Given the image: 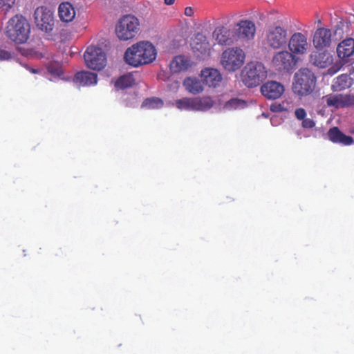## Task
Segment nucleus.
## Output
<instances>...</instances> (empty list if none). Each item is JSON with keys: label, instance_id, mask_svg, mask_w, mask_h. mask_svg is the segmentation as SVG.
<instances>
[{"label": "nucleus", "instance_id": "obj_1", "mask_svg": "<svg viewBox=\"0 0 354 354\" xmlns=\"http://www.w3.org/2000/svg\"><path fill=\"white\" fill-rule=\"evenodd\" d=\"M157 55L155 46L149 41H142L129 47L124 55L129 65L138 67L153 62Z\"/></svg>", "mask_w": 354, "mask_h": 354}, {"label": "nucleus", "instance_id": "obj_2", "mask_svg": "<svg viewBox=\"0 0 354 354\" xmlns=\"http://www.w3.org/2000/svg\"><path fill=\"white\" fill-rule=\"evenodd\" d=\"M317 77L308 68H301L294 75L292 90L299 98L308 96L314 91Z\"/></svg>", "mask_w": 354, "mask_h": 354}, {"label": "nucleus", "instance_id": "obj_3", "mask_svg": "<svg viewBox=\"0 0 354 354\" xmlns=\"http://www.w3.org/2000/svg\"><path fill=\"white\" fill-rule=\"evenodd\" d=\"M267 77V71L264 64L260 62H248L241 73V81L248 88L256 87Z\"/></svg>", "mask_w": 354, "mask_h": 354}, {"label": "nucleus", "instance_id": "obj_4", "mask_svg": "<svg viewBox=\"0 0 354 354\" xmlns=\"http://www.w3.org/2000/svg\"><path fill=\"white\" fill-rule=\"evenodd\" d=\"M79 24H37L39 30L44 32L48 39L65 41L73 36L75 26Z\"/></svg>", "mask_w": 354, "mask_h": 354}, {"label": "nucleus", "instance_id": "obj_5", "mask_svg": "<svg viewBox=\"0 0 354 354\" xmlns=\"http://www.w3.org/2000/svg\"><path fill=\"white\" fill-rule=\"evenodd\" d=\"M245 57V53L241 48H228L221 55V64L225 71L234 72L243 66Z\"/></svg>", "mask_w": 354, "mask_h": 354}, {"label": "nucleus", "instance_id": "obj_6", "mask_svg": "<svg viewBox=\"0 0 354 354\" xmlns=\"http://www.w3.org/2000/svg\"><path fill=\"white\" fill-rule=\"evenodd\" d=\"M84 59L88 68L101 71L106 65V55L102 48L95 46H88L84 54Z\"/></svg>", "mask_w": 354, "mask_h": 354}, {"label": "nucleus", "instance_id": "obj_7", "mask_svg": "<svg viewBox=\"0 0 354 354\" xmlns=\"http://www.w3.org/2000/svg\"><path fill=\"white\" fill-rule=\"evenodd\" d=\"M30 30V24H8L6 34L11 41L21 44L27 41Z\"/></svg>", "mask_w": 354, "mask_h": 354}, {"label": "nucleus", "instance_id": "obj_8", "mask_svg": "<svg viewBox=\"0 0 354 354\" xmlns=\"http://www.w3.org/2000/svg\"><path fill=\"white\" fill-rule=\"evenodd\" d=\"M295 56L288 51L276 53L272 58V64L276 70L280 72H289L296 65Z\"/></svg>", "mask_w": 354, "mask_h": 354}, {"label": "nucleus", "instance_id": "obj_9", "mask_svg": "<svg viewBox=\"0 0 354 354\" xmlns=\"http://www.w3.org/2000/svg\"><path fill=\"white\" fill-rule=\"evenodd\" d=\"M287 40V31L281 26H273L268 29L266 41L270 47L279 48L286 44Z\"/></svg>", "mask_w": 354, "mask_h": 354}, {"label": "nucleus", "instance_id": "obj_10", "mask_svg": "<svg viewBox=\"0 0 354 354\" xmlns=\"http://www.w3.org/2000/svg\"><path fill=\"white\" fill-rule=\"evenodd\" d=\"M191 45L195 56L198 59H205L210 56V44L203 35L196 34Z\"/></svg>", "mask_w": 354, "mask_h": 354}, {"label": "nucleus", "instance_id": "obj_11", "mask_svg": "<svg viewBox=\"0 0 354 354\" xmlns=\"http://www.w3.org/2000/svg\"><path fill=\"white\" fill-rule=\"evenodd\" d=\"M335 32L330 29L319 28L315 32L313 36V45L317 49H323L329 47L333 39Z\"/></svg>", "mask_w": 354, "mask_h": 354}, {"label": "nucleus", "instance_id": "obj_12", "mask_svg": "<svg viewBox=\"0 0 354 354\" xmlns=\"http://www.w3.org/2000/svg\"><path fill=\"white\" fill-rule=\"evenodd\" d=\"M140 24H117L115 32L120 40L127 41L135 38L140 32Z\"/></svg>", "mask_w": 354, "mask_h": 354}, {"label": "nucleus", "instance_id": "obj_13", "mask_svg": "<svg viewBox=\"0 0 354 354\" xmlns=\"http://www.w3.org/2000/svg\"><path fill=\"white\" fill-rule=\"evenodd\" d=\"M284 91V86L276 81H268L261 86L262 95L268 100L279 98Z\"/></svg>", "mask_w": 354, "mask_h": 354}, {"label": "nucleus", "instance_id": "obj_14", "mask_svg": "<svg viewBox=\"0 0 354 354\" xmlns=\"http://www.w3.org/2000/svg\"><path fill=\"white\" fill-rule=\"evenodd\" d=\"M326 104L328 106L343 108L354 105V96L351 95L336 94L325 96Z\"/></svg>", "mask_w": 354, "mask_h": 354}, {"label": "nucleus", "instance_id": "obj_15", "mask_svg": "<svg viewBox=\"0 0 354 354\" xmlns=\"http://www.w3.org/2000/svg\"><path fill=\"white\" fill-rule=\"evenodd\" d=\"M203 83L209 87L216 88L221 84L223 77L220 71L213 68H205L201 71Z\"/></svg>", "mask_w": 354, "mask_h": 354}, {"label": "nucleus", "instance_id": "obj_16", "mask_svg": "<svg viewBox=\"0 0 354 354\" xmlns=\"http://www.w3.org/2000/svg\"><path fill=\"white\" fill-rule=\"evenodd\" d=\"M97 80V75L95 73L82 71L75 73L73 78L74 83L82 86H88L95 84Z\"/></svg>", "mask_w": 354, "mask_h": 354}, {"label": "nucleus", "instance_id": "obj_17", "mask_svg": "<svg viewBox=\"0 0 354 354\" xmlns=\"http://www.w3.org/2000/svg\"><path fill=\"white\" fill-rule=\"evenodd\" d=\"M213 37L221 45H230L234 41V34L224 26H218L213 32Z\"/></svg>", "mask_w": 354, "mask_h": 354}, {"label": "nucleus", "instance_id": "obj_18", "mask_svg": "<svg viewBox=\"0 0 354 354\" xmlns=\"http://www.w3.org/2000/svg\"><path fill=\"white\" fill-rule=\"evenodd\" d=\"M327 136L328 139L333 143L350 145L353 142V139L351 136L345 135L336 127L330 128L327 133Z\"/></svg>", "mask_w": 354, "mask_h": 354}, {"label": "nucleus", "instance_id": "obj_19", "mask_svg": "<svg viewBox=\"0 0 354 354\" xmlns=\"http://www.w3.org/2000/svg\"><path fill=\"white\" fill-rule=\"evenodd\" d=\"M333 60V57L328 52H314L310 55V62L321 68L328 66Z\"/></svg>", "mask_w": 354, "mask_h": 354}, {"label": "nucleus", "instance_id": "obj_20", "mask_svg": "<svg viewBox=\"0 0 354 354\" xmlns=\"http://www.w3.org/2000/svg\"><path fill=\"white\" fill-rule=\"evenodd\" d=\"M204 84L203 80L196 77H187L183 82L185 90L193 95L201 93L204 91Z\"/></svg>", "mask_w": 354, "mask_h": 354}, {"label": "nucleus", "instance_id": "obj_21", "mask_svg": "<svg viewBox=\"0 0 354 354\" xmlns=\"http://www.w3.org/2000/svg\"><path fill=\"white\" fill-rule=\"evenodd\" d=\"M351 75H354V68L352 67L349 69V74H342L339 75L333 84H332V89L334 91H340L349 88L353 84V78L351 77Z\"/></svg>", "mask_w": 354, "mask_h": 354}, {"label": "nucleus", "instance_id": "obj_22", "mask_svg": "<svg viewBox=\"0 0 354 354\" xmlns=\"http://www.w3.org/2000/svg\"><path fill=\"white\" fill-rule=\"evenodd\" d=\"M34 19L35 22H53L55 11L47 6H39L35 10Z\"/></svg>", "mask_w": 354, "mask_h": 354}, {"label": "nucleus", "instance_id": "obj_23", "mask_svg": "<svg viewBox=\"0 0 354 354\" xmlns=\"http://www.w3.org/2000/svg\"><path fill=\"white\" fill-rule=\"evenodd\" d=\"M306 37L301 33L294 34L289 41V48L295 53H303L307 47Z\"/></svg>", "mask_w": 354, "mask_h": 354}, {"label": "nucleus", "instance_id": "obj_24", "mask_svg": "<svg viewBox=\"0 0 354 354\" xmlns=\"http://www.w3.org/2000/svg\"><path fill=\"white\" fill-rule=\"evenodd\" d=\"M337 53L339 58L345 59L354 54V39L347 38L337 46Z\"/></svg>", "mask_w": 354, "mask_h": 354}, {"label": "nucleus", "instance_id": "obj_25", "mask_svg": "<svg viewBox=\"0 0 354 354\" xmlns=\"http://www.w3.org/2000/svg\"><path fill=\"white\" fill-rule=\"evenodd\" d=\"M236 35L239 39L250 40L254 38L256 27L255 24H236Z\"/></svg>", "mask_w": 354, "mask_h": 354}, {"label": "nucleus", "instance_id": "obj_26", "mask_svg": "<svg viewBox=\"0 0 354 354\" xmlns=\"http://www.w3.org/2000/svg\"><path fill=\"white\" fill-rule=\"evenodd\" d=\"M255 19H251L252 21L257 19L260 21H267L270 22H283L286 21L284 15L280 12L278 10L271 9L266 13L257 12Z\"/></svg>", "mask_w": 354, "mask_h": 354}, {"label": "nucleus", "instance_id": "obj_27", "mask_svg": "<svg viewBox=\"0 0 354 354\" xmlns=\"http://www.w3.org/2000/svg\"><path fill=\"white\" fill-rule=\"evenodd\" d=\"M59 17L62 22H71L75 16L73 6L69 2H63L58 8Z\"/></svg>", "mask_w": 354, "mask_h": 354}, {"label": "nucleus", "instance_id": "obj_28", "mask_svg": "<svg viewBox=\"0 0 354 354\" xmlns=\"http://www.w3.org/2000/svg\"><path fill=\"white\" fill-rule=\"evenodd\" d=\"M189 66V62L183 56L175 57L169 64L170 69L173 73L185 71Z\"/></svg>", "mask_w": 354, "mask_h": 354}, {"label": "nucleus", "instance_id": "obj_29", "mask_svg": "<svg viewBox=\"0 0 354 354\" xmlns=\"http://www.w3.org/2000/svg\"><path fill=\"white\" fill-rule=\"evenodd\" d=\"M214 104V101L211 97H194V111H205L210 109Z\"/></svg>", "mask_w": 354, "mask_h": 354}, {"label": "nucleus", "instance_id": "obj_30", "mask_svg": "<svg viewBox=\"0 0 354 354\" xmlns=\"http://www.w3.org/2000/svg\"><path fill=\"white\" fill-rule=\"evenodd\" d=\"M135 84V79L131 74H126L120 77L115 82V87L124 89L132 86Z\"/></svg>", "mask_w": 354, "mask_h": 354}, {"label": "nucleus", "instance_id": "obj_31", "mask_svg": "<svg viewBox=\"0 0 354 354\" xmlns=\"http://www.w3.org/2000/svg\"><path fill=\"white\" fill-rule=\"evenodd\" d=\"M176 106L180 110L194 111V97H183L176 100Z\"/></svg>", "mask_w": 354, "mask_h": 354}, {"label": "nucleus", "instance_id": "obj_32", "mask_svg": "<svg viewBox=\"0 0 354 354\" xmlns=\"http://www.w3.org/2000/svg\"><path fill=\"white\" fill-rule=\"evenodd\" d=\"M242 15L239 13H229L223 15L217 20L220 22H252V19H245L241 18Z\"/></svg>", "mask_w": 354, "mask_h": 354}, {"label": "nucleus", "instance_id": "obj_33", "mask_svg": "<svg viewBox=\"0 0 354 354\" xmlns=\"http://www.w3.org/2000/svg\"><path fill=\"white\" fill-rule=\"evenodd\" d=\"M247 106L245 101L239 98H232L224 104V109L231 111L243 109Z\"/></svg>", "mask_w": 354, "mask_h": 354}, {"label": "nucleus", "instance_id": "obj_34", "mask_svg": "<svg viewBox=\"0 0 354 354\" xmlns=\"http://www.w3.org/2000/svg\"><path fill=\"white\" fill-rule=\"evenodd\" d=\"M163 106V101L158 97L147 98L142 104V107L147 109H159Z\"/></svg>", "mask_w": 354, "mask_h": 354}, {"label": "nucleus", "instance_id": "obj_35", "mask_svg": "<svg viewBox=\"0 0 354 354\" xmlns=\"http://www.w3.org/2000/svg\"><path fill=\"white\" fill-rule=\"evenodd\" d=\"M48 71L51 75L57 77H61L64 73L63 69L61 66L54 64H50L48 67Z\"/></svg>", "mask_w": 354, "mask_h": 354}, {"label": "nucleus", "instance_id": "obj_36", "mask_svg": "<svg viewBox=\"0 0 354 354\" xmlns=\"http://www.w3.org/2000/svg\"><path fill=\"white\" fill-rule=\"evenodd\" d=\"M118 22H138V19L133 15L128 14L122 16Z\"/></svg>", "mask_w": 354, "mask_h": 354}, {"label": "nucleus", "instance_id": "obj_37", "mask_svg": "<svg viewBox=\"0 0 354 354\" xmlns=\"http://www.w3.org/2000/svg\"><path fill=\"white\" fill-rule=\"evenodd\" d=\"M301 121V127L304 129H313L315 126V121L311 118H304Z\"/></svg>", "mask_w": 354, "mask_h": 354}, {"label": "nucleus", "instance_id": "obj_38", "mask_svg": "<svg viewBox=\"0 0 354 354\" xmlns=\"http://www.w3.org/2000/svg\"><path fill=\"white\" fill-rule=\"evenodd\" d=\"M15 0H0V10L5 8V10L10 8L15 3Z\"/></svg>", "mask_w": 354, "mask_h": 354}, {"label": "nucleus", "instance_id": "obj_39", "mask_svg": "<svg viewBox=\"0 0 354 354\" xmlns=\"http://www.w3.org/2000/svg\"><path fill=\"white\" fill-rule=\"evenodd\" d=\"M295 115L299 120L304 119L306 116V112L303 108H298L295 111Z\"/></svg>", "mask_w": 354, "mask_h": 354}, {"label": "nucleus", "instance_id": "obj_40", "mask_svg": "<svg viewBox=\"0 0 354 354\" xmlns=\"http://www.w3.org/2000/svg\"><path fill=\"white\" fill-rule=\"evenodd\" d=\"M351 17L352 15H350L348 17H346L345 19L339 18L340 20L338 21L339 17L336 14H335V17H331L330 20L331 22H352L354 19H351Z\"/></svg>", "mask_w": 354, "mask_h": 354}, {"label": "nucleus", "instance_id": "obj_41", "mask_svg": "<svg viewBox=\"0 0 354 354\" xmlns=\"http://www.w3.org/2000/svg\"><path fill=\"white\" fill-rule=\"evenodd\" d=\"M12 57L10 52L0 49V61L8 60Z\"/></svg>", "mask_w": 354, "mask_h": 354}, {"label": "nucleus", "instance_id": "obj_42", "mask_svg": "<svg viewBox=\"0 0 354 354\" xmlns=\"http://www.w3.org/2000/svg\"><path fill=\"white\" fill-rule=\"evenodd\" d=\"M270 110L274 112H282L286 111V109L283 107L281 104H272L270 106Z\"/></svg>", "mask_w": 354, "mask_h": 354}, {"label": "nucleus", "instance_id": "obj_43", "mask_svg": "<svg viewBox=\"0 0 354 354\" xmlns=\"http://www.w3.org/2000/svg\"><path fill=\"white\" fill-rule=\"evenodd\" d=\"M26 19L21 15H16L15 16L12 17L8 22H26Z\"/></svg>", "mask_w": 354, "mask_h": 354}, {"label": "nucleus", "instance_id": "obj_44", "mask_svg": "<svg viewBox=\"0 0 354 354\" xmlns=\"http://www.w3.org/2000/svg\"><path fill=\"white\" fill-rule=\"evenodd\" d=\"M75 29L73 30V36L74 35L75 33H81L86 28V27L83 26L82 24L75 25Z\"/></svg>", "mask_w": 354, "mask_h": 354}, {"label": "nucleus", "instance_id": "obj_45", "mask_svg": "<svg viewBox=\"0 0 354 354\" xmlns=\"http://www.w3.org/2000/svg\"><path fill=\"white\" fill-rule=\"evenodd\" d=\"M185 15L188 17H191L194 15V10L192 7H187L185 9Z\"/></svg>", "mask_w": 354, "mask_h": 354}, {"label": "nucleus", "instance_id": "obj_46", "mask_svg": "<svg viewBox=\"0 0 354 354\" xmlns=\"http://www.w3.org/2000/svg\"><path fill=\"white\" fill-rule=\"evenodd\" d=\"M174 1L175 0H164V3L169 6L174 4Z\"/></svg>", "mask_w": 354, "mask_h": 354}, {"label": "nucleus", "instance_id": "obj_47", "mask_svg": "<svg viewBox=\"0 0 354 354\" xmlns=\"http://www.w3.org/2000/svg\"><path fill=\"white\" fill-rule=\"evenodd\" d=\"M27 69L31 72L32 73H38V70L37 69H35V68H30V67H27Z\"/></svg>", "mask_w": 354, "mask_h": 354}, {"label": "nucleus", "instance_id": "obj_48", "mask_svg": "<svg viewBox=\"0 0 354 354\" xmlns=\"http://www.w3.org/2000/svg\"><path fill=\"white\" fill-rule=\"evenodd\" d=\"M322 20H326V18H323V17H322V18H318V19H317V21H316V22L320 23V22H322Z\"/></svg>", "mask_w": 354, "mask_h": 354}]
</instances>
